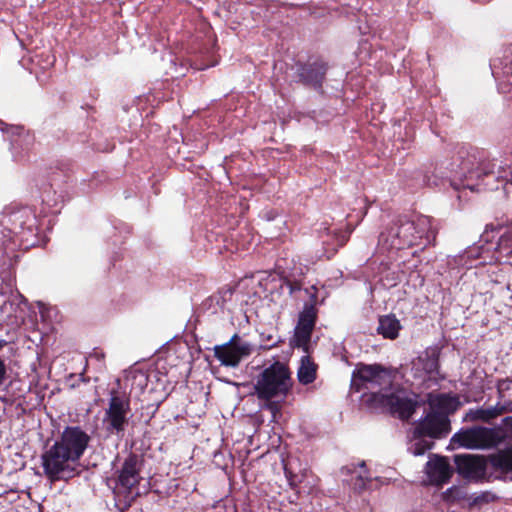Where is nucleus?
<instances>
[{
	"label": "nucleus",
	"mask_w": 512,
	"mask_h": 512,
	"mask_svg": "<svg viewBox=\"0 0 512 512\" xmlns=\"http://www.w3.org/2000/svg\"><path fill=\"white\" fill-rule=\"evenodd\" d=\"M346 241H347V237H344V236H343V237L340 239V241H339V245H340V246L344 245Z\"/></svg>",
	"instance_id": "bb28decb"
},
{
	"label": "nucleus",
	"mask_w": 512,
	"mask_h": 512,
	"mask_svg": "<svg viewBox=\"0 0 512 512\" xmlns=\"http://www.w3.org/2000/svg\"><path fill=\"white\" fill-rule=\"evenodd\" d=\"M423 437L424 436L415 435V430L413 431V440L409 446V451L415 456L423 455L427 450L432 448L433 443L423 439Z\"/></svg>",
	"instance_id": "f3484780"
},
{
	"label": "nucleus",
	"mask_w": 512,
	"mask_h": 512,
	"mask_svg": "<svg viewBox=\"0 0 512 512\" xmlns=\"http://www.w3.org/2000/svg\"><path fill=\"white\" fill-rule=\"evenodd\" d=\"M427 402L431 411L437 415H444L447 418L461 405L458 396L442 393H429Z\"/></svg>",
	"instance_id": "9b49d317"
},
{
	"label": "nucleus",
	"mask_w": 512,
	"mask_h": 512,
	"mask_svg": "<svg viewBox=\"0 0 512 512\" xmlns=\"http://www.w3.org/2000/svg\"><path fill=\"white\" fill-rule=\"evenodd\" d=\"M316 310L312 305H306L299 315L297 326L295 327L292 345L302 348L304 352H308V346L311 334L315 326Z\"/></svg>",
	"instance_id": "6e6552de"
},
{
	"label": "nucleus",
	"mask_w": 512,
	"mask_h": 512,
	"mask_svg": "<svg viewBox=\"0 0 512 512\" xmlns=\"http://www.w3.org/2000/svg\"><path fill=\"white\" fill-rule=\"evenodd\" d=\"M140 480L139 462L136 456H129L120 471L118 483L126 491H131Z\"/></svg>",
	"instance_id": "ddd939ff"
},
{
	"label": "nucleus",
	"mask_w": 512,
	"mask_h": 512,
	"mask_svg": "<svg viewBox=\"0 0 512 512\" xmlns=\"http://www.w3.org/2000/svg\"><path fill=\"white\" fill-rule=\"evenodd\" d=\"M505 438L506 433L502 427L475 426L456 433L452 441L468 449H490L501 444Z\"/></svg>",
	"instance_id": "39448f33"
},
{
	"label": "nucleus",
	"mask_w": 512,
	"mask_h": 512,
	"mask_svg": "<svg viewBox=\"0 0 512 512\" xmlns=\"http://www.w3.org/2000/svg\"><path fill=\"white\" fill-rule=\"evenodd\" d=\"M424 369L426 370L427 374L432 375L437 372L438 369V360L436 357H427L425 359L424 363Z\"/></svg>",
	"instance_id": "4be33fe9"
},
{
	"label": "nucleus",
	"mask_w": 512,
	"mask_h": 512,
	"mask_svg": "<svg viewBox=\"0 0 512 512\" xmlns=\"http://www.w3.org/2000/svg\"><path fill=\"white\" fill-rule=\"evenodd\" d=\"M130 399L125 394L112 392L105 409L103 424L110 434L122 436L130 418Z\"/></svg>",
	"instance_id": "423d86ee"
},
{
	"label": "nucleus",
	"mask_w": 512,
	"mask_h": 512,
	"mask_svg": "<svg viewBox=\"0 0 512 512\" xmlns=\"http://www.w3.org/2000/svg\"><path fill=\"white\" fill-rule=\"evenodd\" d=\"M415 435L439 438L450 431V421L444 415H437L433 411L426 415L415 427Z\"/></svg>",
	"instance_id": "1a4fd4ad"
},
{
	"label": "nucleus",
	"mask_w": 512,
	"mask_h": 512,
	"mask_svg": "<svg viewBox=\"0 0 512 512\" xmlns=\"http://www.w3.org/2000/svg\"><path fill=\"white\" fill-rule=\"evenodd\" d=\"M293 384L289 366L275 361L256 375L253 382L254 395L261 408L270 411L275 418L280 413L281 405L291 393Z\"/></svg>",
	"instance_id": "7ed1b4c3"
},
{
	"label": "nucleus",
	"mask_w": 512,
	"mask_h": 512,
	"mask_svg": "<svg viewBox=\"0 0 512 512\" xmlns=\"http://www.w3.org/2000/svg\"><path fill=\"white\" fill-rule=\"evenodd\" d=\"M4 344V342L0 341V347Z\"/></svg>",
	"instance_id": "cd10ccee"
},
{
	"label": "nucleus",
	"mask_w": 512,
	"mask_h": 512,
	"mask_svg": "<svg viewBox=\"0 0 512 512\" xmlns=\"http://www.w3.org/2000/svg\"><path fill=\"white\" fill-rule=\"evenodd\" d=\"M6 375V366L4 361L0 359V385L3 383Z\"/></svg>",
	"instance_id": "b1692460"
},
{
	"label": "nucleus",
	"mask_w": 512,
	"mask_h": 512,
	"mask_svg": "<svg viewBox=\"0 0 512 512\" xmlns=\"http://www.w3.org/2000/svg\"><path fill=\"white\" fill-rule=\"evenodd\" d=\"M499 246L502 248L511 249L512 248V224L508 227L507 231H505L499 238Z\"/></svg>",
	"instance_id": "aec40b11"
},
{
	"label": "nucleus",
	"mask_w": 512,
	"mask_h": 512,
	"mask_svg": "<svg viewBox=\"0 0 512 512\" xmlns=\"http://www.w3.org/2000/svg\"><path fill=\"white\" fill-rule=\"evenodd\" d=\"M455 464L460 475L468 479H480L486 472V461L478 455H457Z\"/></svg>",
	"instance_id": "9d476101"
},
{
	"label": "nucleus",
	"mask_w": 512,
	"mask_h": 512,
	"mask_svg": "<svg viewBox=\"0 0 512 512\" xmlns=\"http://www.w3.org/2000/svg\"><path fill=\"white\" fill-rule=\"evenodd\" d=\"M254 351V347L248 341L234 334L230 340L222 345H216L213 348L214 356L221 365L226 367H237L240 362L249 357Z\"/></svg>",
	"instance_id": "0eeeda50"
},
{
	"label": "nucleus",
	"mask_w": 512,
	"mask_h": 512,
	"mask_svg": "<svg viewBox=\"0 0 512 512\" xmlns=\"http://www.w3.org/2000/svg\"><path fill=\"white\" fill-rule=\"evenodd\" d=\"M392 380V372L378 364H358L352 374V386L356 391H370L372 402L407 419L414 412L415 403L404 390L393 389Z\"/></svg>",
	"instance_id": "f257e3e1"
},
{
	"label": "nucleus",
	"mask_w": 512,
	"mask_h": 512,
	"mask_svg": "<svg viewBox=\"0 0 512 512\" xmlns=\"http://www.w3.org/2000/svg\"><path fill=\"white\" fill-rule=\"evenodd\" d=\"M504 413V407L495 405L484 408L485 422H488Z\"/></svg>",
	"instance_id": "a211bd4d"
},
{
	"label": "nucleus",
	"mask_w": 512,
	"mask_h": 512,
	"mask_svg": "<svg viewBox=\"0 0 512 512\" xmlns=\"http://www.w3.org/2000/svg\"><path fill=\"white\" fill-rule=\"evenodd\" d=\"M6 127H7V125L2 120H0V130L5 131Z\"/></svg>",
	"instance_id": "a878e982"
},
{
	"label": "nucleus",
	"mask_w": 512,
	"mask_h": 512,
	"mask_svg": "<svg viewBox=\"0 0 512 512\" xmlns=\"http://www.w3.org/2000/svg\"><path fill=\"white\" fill-rule=\"evenodd\" d=\"M435 239L432 219L428 216H418L416 220L399 219L385 232L380 234L379 241L391 248L403 249L413 245L427 246Z\"/></svg>",
	"instance_id": "20e7f679"
},
{
	"label": "nucleus",
	"mask_w": 512,
	"mask_h": 512,
	"mask_svg": "<svg viewBox=\"0 0 512 512\" xmlns=\"http://www.w3.org/2000/svg\"><path fill=\"white\" fill-rule=\"evenodd\" d=\"M426 474L431 484L442 485L452 476V469L445 457L430 459L426 464Z\"/></svg>",
	"instance_id": "f8f14e48"
},
{
	"label": "nucleus",
	"mask_w": 512,
	"mask_h": 512,
	"mask_svg": "<svg viewBox=\"0 0 512 512\" xmlns=\"http://www.w3.org/2000/svg\"><path fill=\"white\" fill-rule=\"evenodd\" d=\"M401 325L395 316H383L379 320L378 332L385 338L394 339L398 336Z\"/></svg>",
	"instance_id": "2eb2a0df"
},
{
	"label": "nucleus",
	"mask_w": 512,
	"mask_h": 512,
	"mask_svg": "<svg viewBox=\"0 0 512 512\" xmlns=\"http://www.w3.org/2000/svg\"><path fill=\"white\" fill-rule=\"evenodd\" d=\"M489 500H490V495L489 494H482L480 496H477L474 499V504H478V503H481V502H488Z\"/></svg>",
	"instance_id": "393cba45"
},
{
	"label": "nucleus",
	"mask_w": 512,
	"mask_h": 512,
	"mask_svg": "<svg viewBox=\"0 0 512 512\" xmlns=\"http://www.w3.org/2000/svg\"><path fill=\"white\" fill-rule=\"evenodd\" d=\"M90 436L77 426L66 427L55 443L42 455L45 475L51 481L68 480L78 474L79 460Z\"/></svg>",
	"instance_id": "f03ea898"
},
{
	"label": "nucleus",
	"mask_w": 512,
	"mask_h": 512,
	"mask_svg": "<svg viewBox=\"0 0 512 512\" xmlns=\"http://www.w3.org/2000/svg\"><path fill=\"white\" fill-rule=\"evenodd\" d=\"M465 497V493L458 487H452L444 492V498L448 501L458 500Z\"/></svg>",
	"instance_id": "412c9836"
},
{
	"label": "nucleus",
	"mask_w": 512,
	"mask_h": 512,
	"mask_svg": "<svg viewBox=\"0 0 512 512\" xmlns=\"http://www.w3.org/2000/svg\"><path fill=\"white\" fill-rule=\"evenodd\" d=\"M316 365L310 360L308 356H302L300 366L297 370L298 381L307 385L312 383L316 379Z\"/></svg>",
	"instance_id": "4468645a"
},
{
	"label": "nucleus",
	"mask_w": 512,
	"mask_h": 512,
	"mask_svg": "<svg viewBox=\"0 0 512 512\" xmlns=\"http://www.w3.org/2000/svg\"><path fill=\"white\" fill-rule=\"evenodd\" d=\"M466 419L472 420V421H484L485 422L484 408L470 410L466 414Z\"/></svg>",
	"instance_id": "5701e85b"
},
{
	"label": "nucleus",
	"mask_w": 512,
	"mask_h": 512,
	"mask_svg": "<svg viewBox=\"0 0 512 512\" xmlns=\"http://www.w3.org/2000/svg\"><path fill=\"white\" fill-rule=\"evenodd\" d=\"M313 69L310 68L307 73H303V76L306 78L307 81L313 83L314 85H319L322 81V78L324 76V71L322 68L317 70V72L313 75Z\"/></svg>",
	"instance_id": "6ab92c4d"
},
{
	"label": "nucleus",
	"mask_w": 512,
	"mask_h": 512,
	"mask_svg": "<svg viewBox=\"0 0 512 512\" xmlns=\"http://www.w3.org/2000/svg\"><path fill=\"white\" fill-rule=\"evenodd\" d=\"M489 461L491 465L504 472L512 471V448L498 451L490 455Z\"/></svg>",
	"instance_id": "dca6fc26"
}]
</instances>
